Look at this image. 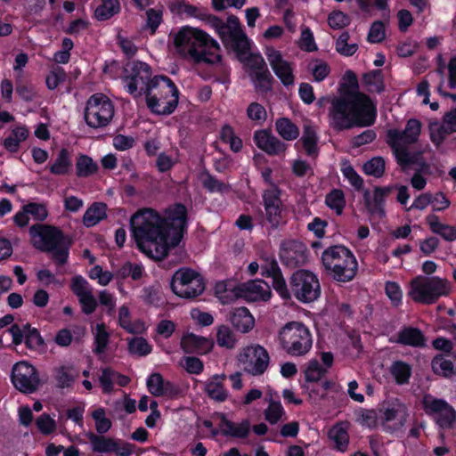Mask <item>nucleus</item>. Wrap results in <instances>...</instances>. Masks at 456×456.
Wrapping results in <instances>:
<instances>
[{
  "instance_id": "f257e3e1",
  "label": "nucleus",
  "mask_w": 456,
  "mask_h": 456,
  "mask_svg": "<svg viewBox=\"0 0 456 456\" xmlns=\"http://www.w3.org/2000/svg\"><path fill=\"white\" fill-rule=\"evenodd\" d=\"M132 237L149 257L161 260L181 240L186 227V209L177 204L160 216L152 208H142L130 218Z\"/></svg>"
},
{
  "instance_id": "f03ea898",
  "label": "nucleus",
  "mask_w": 456,
  "mask_h": 456,
  "mask_svg": "<svg viewBox=\"0 0 456 456\" xmlns=\"http://www.w3.org/2000/svg\"><path fill=\"white\" fill-rule=\"evenodd\" d=\"M339 96L330 100L329 116L338 129L354 126H367L375 119V107L370 99L358 93V82L352 71H346L339 84Z\"/></svg>"
},
{
  "instance_id": "7ed1b4c3",
  "label": "nucleus",
  "mask_w": 456,
  "mask_h": 456,
  "mask_svg": "<svg viewBox=\"0 0 456 456\" xmlns=\"http://www.w3.org/2000/svg\"><path fill=\"white\" fill-rule=\"evenodd\" d=\"M177 53L189 57H220V45L205 31L191 26H183L172 36Z\"/></svg>"
},
{
  "instance_id": "20e7f679",
  "label": "nucleus",
  "mask_w": 456,
  "mask_h": 456,
  "mask_svg": "<svg viewBox=\"0 0 456 456\" xmlns=\"http://www.w3.org/2000/svg\"><path fill=\"white\" fill-rule=\"evenodd\" d=\"M144 94L147 106L157 114H170L178 103V90L165 76L153 77Z\"/></svg>"
},
{
  "instance_id": "39448f33",
  "label": "nucleus",
  "mask_w": 456,
  "mask_h": 456,
  "mask_svg": "<svg viewBox=\"0 0 456 456\" xmlns=\"http://www.w3.org/2000/svg\"><path fill=\"white\" fill-rule=\"evenodd\" d=\"M322 262L328 273L338 281H349L357 272L355 256L344 246L337 245L325 249Z\"/></svg>"
},
{
  "instance_id": "423d86ee",
  "label": "nucleus",
  "mask_w": 456,
  "mask_h": 456,
  "mask_svg": "<svg viewBox=\"0 0 456 456\" xmlns=\"http://www.w3.org/2000/svg\"><path fill=\"white\" fill-rule=\"evenodd\" d=\"M119 64L114 61V69L121 66L115 77H120L124 88L134 97L141 96L146 92V87L151 84V69L143 61L137 59H125Z\"/></svg>"
},
{
  "instance_id": "0eeeda50",
  "label": "nucleus",
  "mask_w": 456,
  "mask_h": 456,
  "mask_svg": "<svg viewBox=\"0 0 456 456\" xmlns=\"http://www.w3.org/2000/svg\"><path fill=\"white\" fill-rule=\"evenodd\" d=\"M32 244L44 251H50L58 264L66 263L69 256V242L62 232L55 227L34 225L29 229Z\"/></svg>"
},
{
  "instance_id": "6e6552de",
  "label": "nucleus",
  "mask_w": 456,
  "mask_h": 456,
  "mask_svg": "<svg viewBox=\"0 0 456 456\" xmlns=\"http://www.w3.org/2000/svg\"><path fill=\"white\" fill-rule=\"evenodd\" d=\"M281 347L289 355H305L313 346L312 333L301 322H289L278 332Z\"/></svg>"
},
{
  "instance_id": "1a4fd4ad",
  "label": "nucleus",
  "mask_w": 456,
  "mask_h": 456,
  "mask_svg": "<svg viewBox=\"0 0 456 456\" xmlns=\"http://www.w3.org/2000/svg\"><path fill=\"white\" fill-rule=\"evenodd\" d=\"M451 290V283L446 279L418 275L409 284L408 296L415 302L430 305L441 297H447Z\"/></svg>"
},
{
  "instance_id": "9d476101",
  "label": "nucleus",
  "mask_w": 456,
  "mask_h": 456,
  "mask_svg": "<svg viewBox=\"0 0 456 456\" xmlns=\"http://www.w3.org/2000/svg\"><path fill=\"white\" fill-rule=\"evenodd\" d=\"M421 132V123L418 119L408 120L405 129H390L387 132V142L394 151L398 164L404 169L411 162L408 146L418 141Z\"/></svg>"
},
{
  "instance_id": "9b49d317",
  "label": "nucleus",
  "mask_w": 456,
  "mask_h": 456,
  "mask_svg": "<svg viewBox=\"0 0 456 456\" xmlns=\"http://www.w3.org/2000/svg\"><path fill=\"white\" fill-rule=\"evenodd\" d=\"M114 105L103 94H95L86 101L84 118L86 125L92 128L107 126L114 117Z\"/></svg>"
},
{
  "instance_id": "f8f14e48",
  "label": "nucleus",
  "mask_w": 456,
  "mask_h": 456,
  "mask_svg": "<svg viewBox=\"0 0 456 456\" xmlns=\"http://www.w3.org/2000/svg\"><path fill=\"white\" fill-rule=\"evenodd\" d=\"M237 360L240 368L252 376H260L268 369L270 356L259 344H251L240 349Z\"/></svg>"
},
{
  "instance_id": "ddd939ff",
  "label": "nucleus",
  "mask_w": 456,
  "mask_h": 456,
  "mask_svg": "<svg viewBox=\"0 0 456 456\" xmlns=\"http://www.w3.org/2000/svg\"><path fill=\"white\" fill-rule=\"evenodd\" d=\"M171 288L178 297L191 298L200 295L205 284L199 273L191 269H180L173 276Z\"/></svg>"
},
{
  "instance_id": "4468645a",
  "label": "nucleus",
  "mask_w": 456,
  "mask_h": 456,
  "mask_svg": "<svg viewBox=\"0 0 456 456\" xmlns=\"http://www.w3.org/2000/svg\"><path fill=\"white\" fill-rule=\"evenodd\" d=\"M291 289L297 300L303 303L314 301L320 296V283L314 273L298 270L290 279Z\"/></svg>"
},
{
  "instance_id": "2eb2a0df",
  "label": "nucleus",
  "mask_w": 456,
  "mask_h": 456,
  "mask_svg": "<svg viewBox=\"0 0 456 456\" xmlns=\"http://www.w3.org/2000/svg\"><path fill=\"white\" fill-rule=\"evenodd\" d=\"M11 379L15 388L25 394L35 392L41 384L37 369L26 361L13 365Z\"/></svg>"
},
{
  "instance_id": "dca6fc26",
  "label": "nucleus",
  "mask_w": 456,
  "mask_h": 456,
  "mask_svg": "<svg viewBox=\"0 0 456 456\" xmlns=\"http://www.w3.org/2000/svg\"><path fill=\"white\" fill-rule=\"evenodd\" d=\"M423 407L442 428H452L456 422L455 410L444 399L427 395L423 397Z\"/></svg>"
},
{
  "instance_id": "f3484780",
  "label": "nucleus",
  "mask_w": 456,
  "mask_h": 456,
  "mask_svg": "<svg viewBox=\"0 0 456 456\" xmlns=\"http://www.w3.org/2000/svg\"><path fill=\"white\" fill-rule=\"evenodd\" d=\"M407 417L405 405L397 400L385 403L379 409V424L387 432H395L402 428Z\"/></svg>"
},
{
  "instance_id": "a211bd4d",
  "label": "nucleus",
  "mask_w": 456,
  "mask_h": 456,
  "mask_svg": "<svg viewBox=\"0 0 456 456\" xmlns=\"http://www.w3.org/2000/svg\"><path fill=\"white\" fill-rule=\"evenodd\" d=\"M240 61L257 92L266 93L271 90L273 78L264 59H240Z\"/></svg>"
},
{
  "instance_id": "6ab92c4d",
  "label": "nucleus",
  "mask_w": 456,
  "mask_h": 456,
  "mask_svg": "<svg viewBox=\"0 0 456 456\" xmlns=\"http://www.w3.org/2000/svg\"><path fill=\"white\" fill-rule=\"evenodd\" d=\"M263 203L265 218L272 227L276 228L285 222L280 190L276 186L265 191Z\"/></svg>"
},
{
  "instance_id": "aec40b11",
  "label": "nucleus",
  "mask_w": 456,
  "mask_h": 456,
  "mask_svg": "<svg viewBox=\"0 0 456 456\" xmlns=\"http://www.w3.org/2000/svg\"><path fill=\"white\" fill-rule=\"evenodd\" d=\"M280 256L288 266L303 265L306 260V247L300 241H285L281 245Z\"/></svg>"
},
{
  "instance_id": "412c9836",
  "label": "nucleus",
  "mask_w": 456,
  "mask_h": 456,
  "mask_svg": "<svg viewBox=\"0 0 456 456\" xmlns=\"http://www.w3.org/2000/svg\"><path fill=\"white\" fill-rule=\"evenodd\" d=\"M8 332L12 335L14 345H20L24 340L26 346L33 350L38 349L43 345V339L37 330L28 325H12L8 329Z\"/></svg>"
},
{
  "instance_id": "4be33fe9",
  "label": "nucleus",
  "mask_w": 456,
  "mask_h": 456,
  "mask_svg": "<svg viewBox=\"0 0 456 456\" xmlns=\"http://www.w3.org/2000/svg\"><path fill=\"white\" fill-rule=\"evenodd\" d=\"M272 292L269 285L262 280H254L240 283V298L247 301H267L271 298Z\"/></svg>"
},
{
  "instance_id": "5701e85b",
  "label": "nucleus",
  "mask_w": 456,
  "mask_h": 456,
  "mask_svg": "<svg viewBox=\"0 0 456 456\" xmlns=\"http://www.w3.org/2000/svg\"><path fill=\"white\" fill-rule=\"evenodd\" d=\"M256 145L269 155H279L286 151V144L266 130H257L254 134Z\"/></svg>"
},
{
  "instance_id": "b1692460",
  "label": "nucleus",
  "mask_w": 456,
  "mask_h": 456,
  "mask_svg": "<svg viewBox=\"0 0 456 456\" xmlns=\"http://www.w3.org/2000/svg\"><path fill=\"white\" fill-rule=\"evenodd\" d=\"M394 189L392 186L377 187L372 193L365 192L364 200L368 210L379 217L384 216V202L387 196Z\"/></svg>"
},
{
  "instance_id": "393cba45",
  "label": "nucleus",
  "mask_w": 456,
  "mask_h": 456,
  "mask_svg": "<svg viewBox=\"0 0 456 456\" xmlns=\"http://www.w3.org/2000/svg\"><path fill=\"white\" fill-rule=\"evenodd\" d=\"M180 345L186 353L206 354L213 348L214 342L210 338L187 332L182 337Z\"/></svg>"
},
{
  "instance_id": "a878e982",
  "label": "nucleus",
  "mask_w": 456,
  "mask_h": 456,
  "mask_svg": "<svg viewBox=\"0 0 456 456\" xmlns=\"http://www.w3.org/2000/svg\"><path fill=\"white\" fill-rule=\"evenodd\" d=\"M225 379L224 374H216L207 379L204 390L209 398L219 403L228 399L229 392L224 387Z\"/></svg>"
},
{
  "instance_id": "bb28decb",
  "label": "nucleus",
  "mask_w": 456,
  "mask_h": 456,
  "mask_svg": "<svg viewBox=\"0 0 456 456\" xmlns=\"http://www.w3.org/2000/svg\"><path fill=\"white\" fill-rule=\"evenodd\" d=\"M262 275L273 278V287L281 298L289 299L290 297L286 281L281 273L277 263L273 259L270 260V266L268 268L262 266Z\"/></svg>"
},
{
  "instance_id": "cd10ccee",
  "label": "nucleus",
  "mask_w": 456,
  "mask_h": 456,
  "mask_svg": "<svg viewBox=\"0 0 456 456\" xmlns=\"http://www.w3.org/2000/svg\"><path fill=\"white\" fill-rule=\"evenodd\" d=\"M240 283L234 280L220 281L216 283L215 294L223 304H229L240 298Z\"/></svg>"
},
{
  "instance_id": "c85d7f7f",
  "label": "nucleus",
  "mask_w": 456,
  "mask_h": 456,
  "mask_svg": "<svg viewBox=\"0 0 456 456\" xmlns=\"http://www.w3.org/2000/svg\"><path fill=\"white\" fill-rule=\"evenodd\" d=\"M230 321L233 327L242 333H248L255 326V318L246 307L234 309Z\"/></svg>"
},
{
  "instance_id": "c756f323",
  "label": "nucleus",
  "mask_w": 456,
  "mask_h": 456,
  "mask_svg": "<svg viewBox=\"0 0 456 456\" xmlns=\"http://www.w3.org/2000/svg\"><path fill=\"white\" fill-rule=\"evenodd\" d=\"M219 428L220 432L224 436L244 438L249 434L250 423L248 420H242L241 422L235 423L222 416Z\"/></svg>"
},
{
  "instance_id": "7c9ffc66",
  "label": "nucleus",
  "mask_w": 456,
  "mask_h": 456,
  "mask_svg": "<svg viewBox=\"0 0 456 456\" xmlns=\"http://www.w3.org/2000/svg\"><path fill=\"white\" fill-rule=\"evenodd\" d=\"M348 425L344 422L335 424L328 432L329 439L339 452H346L349 444Z\"/></svg>"
},
{
  "instance_id": "2f4dec72",
  "label": "nucleus",
  "mask_w": 456,
  "mask_h": 456,
  "mask_svg": "<svg viewBox=\"0 0 456 456\" xmlns=\"http://www.w3.org/2000/svg\"><path fill=\"white\" fill-rule=\"evenodd\" d=\"M172 12L180 15L183 19L194 18L204 20L207 18V12L204 9L189 4L183 1H174L170 3Z\"/></svg>"
},
{
  "instance_id": "473e14b6",
  "label": "nucleus",
  "mask_w": 456,
  "mask_h": 456,
  "mask_svg": "<svg viewBox=\"0 0 456 456\" xmlns=\"http://www.w3.org/2000/svg\"><path fill=\"white\" fill-rule=\"evenodd\" d=\"M118 318L119 326L128 333L142 334L146 330L145 323L141 320H130V311L125 305L119 307Z\"/></svg>"
},
{
  "instance_id": "72a5a7b5",
  "label": "nucleus",
  "mask_w": 456,
  "mask_h": 456,
  "mask_svg": "<svg viewBox=\"0 0 456 456\" xmlns=\"http://www.w3.org/2000/svg\"><path fill=\"white\" fill-rule=\"evenodd\" d=\"M100 384L105 393H110L112 391L115 384H118L120 387H125L128 384L129 379L114 371L110 368H105L102 371V375L99 378Z\"/></svg>"
},
{
  "instance_id": "f704fd0d",
  "label": "nucleus",
  "mask_w": 456,
  "mask_h": 456,
  "mask_svg": "<svg viewBox=\"0 0 456 456\" xmlns=\"http://www.w3.org/2000/svg\"><path fill=\"white\" fill-rule=\"evenodd\" d=\"M226 44L239 55H243L244 57H259L260 55L254 43L247 37L245 32L242 33L241 37L230 40Z\"/></svg>"
},
{
  "instance_id": "c9c22d12",
  "label": "nucleus",
  "mask_w": 456,
  "mask_h": 456,
  "mask_svg": "<svg viewBox=\"0 0 456 456\" xmlns=\"http://www.w3.org/2000/svg\"><path fill=\"white\" fill-rule=\"evenodd\" d=\"M92 334L94 336V351L95 354H103L110 342V332L108 327L103 322L96 323L91 328Z\"/></svg>"
},
{
  "instance_id": "e433bc0d",
  "label": "nucleus",
  "mask_w": 456,
  "mask_h": 456,
  "mask_svg": "<svg viewBox=\"0 0 456 456\" xmlns=\"http://www.w3.org/2000/svg\"><path fill=\"white\" fill-rule=\"evenodd\" d=\"M149 392L154 396L170 395L174 392L171 383L164 381L159 373L151 374L147 379Z\"/></svg>"
},
{
  "instance_id": "4c0bfd02",
  "label": "nucleus",
  "mask_w": 456,
  "mask_h": 456,
  "mask_svg": "<svg viewBox=\"0 0 456 456\" xmlns=\"http://www.w3.org/2000/svg\"><path fill=\"white\" fill-rule=\"evenodd\" d=\"M395 341L411 346H422L425 344V338L421 331L411 327H406L401 330Z\"/></svg>"
},
{
  "instance_id": "58836bf2",
  "label": "nucleus",
  "mask_w": 456,
  "mask_h": 456,
  "mask_svg": "<svg viewBox=\"0 0 456 456\" xmlns=\"http://www.w3.org/2000/svg\"><path fill=\"white\" fill-rule=\"evenodd\" d=\"M28 136V130L26 126H16L4 139V147L10 152H16L19 151L20 143L26 141Z\"/></svg>"
},
{
  "instance_id": "ea45409f",
  "label": "nucleus",
  "mask_w": 456,
  "mask_h": 456,
  "mask_svg": "<svg viewBox=\"0 0 456 456\" xmlns=\"http://www.w3.org/2000/svg\"><path fill=\"white\" fill-rule=\"evenodd\" d=\"M72 167L71 155L67 149H61L50 166V172L56 175H65Z\"/></svg>"
},
{
  "instance_id": "a19ab883",
  "label": "nucleus",
  "mask_w": 456,
  "mask_h": 456,
  "mask_svg": "<svg viewBox=\"0 0 456 456\" xmlns=\"http://www.w3.org/2000/svg\"><path fill=\"white\" fill-rule=\"evenodd\" d=\"M271 66L284 86H290L294 83L293 69L285 59H273Z\"/></svg>"
},
{
  "instance_id": "79ce46f5",
  "label": "nucleus",
  "mask_w": 456,
  "mask_h": 456,
  "mask_svg": "<svg viewBox=\"0 0 456 456\" xmlns=\"http://www.w3.org/2000/svg\"><path fill=\"white\" fill-rule=\"evenodd\" d=\"M106 210L107 207L103 203L95 202L92 204L84 214V224L87 227L97 224L106 217Z\"/></svg>"
},
{
  "instance_id": "37998d69",
  "label": "nucleus",
  "mask_w": 456,
  "mask_h": 456,
  "mask_svg": "<svg viewBox=\"0 0 456 456\" xmlns=\"http://www.w3.org/2000/svg\"><path fill=\"white\" fill-rule=\"evenodd\" d=\"M265 419L271 425L277 424L287 419L286 411L280 401L269 400L268 405L264 411Z\"/></svg>"
},
{
  "instance_id": "c03bdc74",
  "label": "nucleus",
  "mask_w": 456,
  "mask_h": 456,
  "mask_svg": "<svg viewBox=\"0 0 456 456\" xmlns=\"http://www.w3.org/2000/svg\"><path fill=\"white\" fill-rule=\"evenodd\" d=\"M389 373L396 384H406L411 375V367L403 361H395L389 367Z\"/></svg>"
},
{
  "instance_id": "a18cd8bd",
  "label": "nucleus",
  "mask_w": 456,
  "mask_h": 456,
  "mask_svg": "<svg viewBox=\"0 0 456 456\" xmlns=\"http://www.w3.org/2000/svg\"><path fill=\"white\" fill-rule=\"evenodd\" d=\"M277 133L287 141H292L298 137L299 130L297 126L287 118H278L275 122Z\"/></svg>"
},
{
  "instance_id": "49530a36",
  "label": "nucleus",
  "mask_w": 456,
  "mask_h": 456,
  "mask_svg": "<svg viewBox=\"0 0 456 456\" xmlns=\"http://www.w3.org/2000/svg\"><path fill=\"white\" fill-rule=\"evenodd\" d=\"M224 33L222 35L221 39L224 43L233 40L238 37H241L244 31L239 18L234 15L228 16L226 22H224Z\"/></svg>"
},
{
  "instance_id": "de8ad7c7",
  "label": "nucleus",
  "mask_w": 456,
  "mask_h": 456,
  "mask_svg": "<svg viewBox=\"0 0 456 456\" xmlns=\"http://www.w3.org/2000/svg\"><path fill=\"white\" fill-rule=\"evenodd\" d=\"M430 140L436 146L441 145L447 135L452 134V132H449L448 127L444 121L439 122L437 120H433L429 122L428 125Z\"/></svg>"
},
{
  "instance_id": "09e8293b",
  "label": "nucleus",
  "mask_w": 456,
  "mask_h": 456,
  "mask_svg": "<svg viewBox=\"0 0 456 456\" xmlns=\"http://www.w3.org/2000/svg\"><path fill=\"white\" fill-rule=\"evenodd\" d=\"M315 82L323 81L330 73V65L322 59H313L307 66Z\"/></svg>"
},
{
  "instance_id": "8fccbe9b",
  "label": "nucleus",
  "mask_w": 456,
  "mask_h": 456,
  "mask_svg": "<svg viewBox=\"0 0 456 456\" xmlns=\"http://www.w3.org/2000/svg\"><path fill=\"white\" fill-rule=\"evenodd\" d=\"M216 343L221 347L232 349L237 344V338L230 327L220 325L216 329Z\"/></svg>"
},
{
  "instance_id": "3c124183",
  "label": "nucleus",
  "mask_w": 456,
  "mask_h": 456,
  "mask_svg": "<svg viewBox=\"0 0 456 456\" xmlns=\"http://www.w3.org/2000/svg\"><path fill=\"white\" fill-rule=\"evenodd\" d=\"M76 168L77 176L87 177L97 172L98 165L91 157L82 154L77 159Z\"/></svg>"
},
{
  "instance_id": "603ef678",
  "label": "nucleus",
  "mask_w": 456,
  "mask_h": 456,
  "mask_svg": "<svg viewBox=\"0 0 456 456\" xmlns=\"http://www.w3.org/2000/svg\"><path fill=\"white\" fill-rule=\"evenodd\" d=\"M120 10L118 0H102L96 8L94 15L99 20H105L118 13Z\"/></svg>"
},
{
  "instance_id": "864d4df0",
  "label": "nucleus",
  "mask_w": 456,
  "mask_h": 456,
  "mask_svg": "<svg viewBox=\"0 0 456 456\" xmlns=\"http://www.w3.org/2000/svg\"><path fill=\"white\" fill-rule=\"evenodd\" d=\"M221 140L229 144L231 151L239 152L242 149L241 139L235 134L233 128L229 125H224L220 131Z\"/></svg>"
},
{
  "instance_id": "5fc2aeb1",
  "label": "nucleus",
  "mask_w": 456,
  "mask_h": 456,
  "mask_svg": "<svg viewBox=\"0 0 456 456\" xmlns=\"http://www.w3.org/2000/svg\"><path fill=\"white\" fill-rule=\"evenodd\" d=\"M432 369L435 373L445 378H449L455 373L453 363L443 355H437L433 359Z\"/></svg>"
},
{
  "instance_id": "6e6d98bb",
  "label": "nucleus",
  "mask_w": 456,
  "mask_h": 456,
  "mask_svg": "<svg viewBox=\"0 0 456 456\" xmlns=\"http://www.w3.org/2000/svg\"><path fill=\"white\" fill-rule=\"evenodd\" d=\"M89 439L94 452L108 453L115 450V441L111 438L91 434Z\"/></svg>"
},
{
  "instance_id": "4d7b16f0",
  "label": "nucleus",
  "mask_w": 456,
  "mask_h": 456,
  "mask_svg": "<svg viewBox=\"0 0 456 456\" xmlns=\"http://www.w3.org/2000/svg\"><path fill=\"white\" fill-rule=\"evenodd\" d=\"M91 416L94 420L95 429L99 434L107 433L111 428V421L106 416V411L103 408H95Z\"/></svg>"
},
{
  "instance_id": "13d9d810",
  "label": "nucleus",
  "mask_w": 456,
  "mask_h": 456,
  "mask_svg": "<svg viewBox=\"0 0 456 456\" xmlns=\"http://www.w3.org/2000/svg\"><path fill=\"white\" fill-rule=\"evenodd\" d=\"M200 181L202 185L210 192L225 193L230 191V186L208 175L202 173L200 175Z\"/></svg>"
},
{
  "instance_id": "bf43d9fd",
  "label": "nucleus",
  "mask_w": 456,
  "mask_h": 456,
  "mask_svg": "<svg viewBox=\"0 0 456 456\" xmlns=\"http://www.w3.org/2000/svg\"><path fill=\"white\" fill-rule=\"evenodd\" d=\"M326 205L333 209L338 215H340L345 208L346 200L344 193L338 189L331 191L325 199Z\"/></svg>"
},
{
  "instance_id": "052dcab7",
  "label": "nucleus",
  "mask_w": 456,
  "mask_h": 456,
  "mask_svg": "<svg viewBox=\"0 0 456 456\" xmlns=\"http://www.w3.org/2000/svg\"><path fill=\"white\" fill-rule=\"evenodd\" d=\"M356 422L369 428H376L379 423V417L374 410H361L356 413Z\"/></svg>"
},
{
  "instance_id": "680f3d73",
  "label": "nucleus",
  "mask_w": 456,
  "mask_h": 456,
  "mask_svg": "<svg viewBox=\"0 0 456 456\" xmlns=\"http://www.w3.org/2000/svg\"><path fill=\"white\" fill-rule=\"evenodd\" d=\"M349 35L347 33H342L336 41V50L337 52L345 56H352L354 55L357 49L358 45L355 43H349Z\"/></svg>"
},
{
  "instance_id": "e2e57ef3",
  "label": "nucleus",
  "mask_w": 456,
  "mask_h": 456,
  "mask_svg": "<svg viewBox=\"0 0 456 456\" xmlns=\"http://www.w3.org/2000/svg\"><path fill=\"white\" fill-rule=\"evenodd\" d=\"M129 352L133 354L144 356L151 352V346L142 337H136L128 342Z\"/></svg>"
},
{
  "instance_id": "0e129e2a",
  "label": "nucleus",
  "mask_w": 456,
  "mask_h": 456,
  "mask_svg": "<svg viewBox=\"0 0 456 456\" xmlns=\"http://www.w3.org/2000/svg\"><path fill=\"white\" fill-rule=\"evenodd\" d=\"M326 372V368L322 366L317 360L313 359L306 365L305 377L307 381H318Z\"/></svg>"
},
{
  "instance_id": "69168bd1",
  "label": "nucleus",
  "mask_w": 456,
  "mask_h": 456,
  "mask_svg": "<svg viewBox=\"0 0 456 456\" xmlns=\"http://www.w3.org/2000/svg\"><path fill=\"white\" fill-rule=\"evenodd\" d=\"M366 175L380 177L385 171V160L381 157H374L363 165Z\"/></svg>"
},
{
  "instance_id": "338daca9",
  "label": "nucleus",
  "mask_w": 456,
  "mask_h": 456,
  "mask_svg": "<svg viewBox=\"0 0 456 456\" xmlns=\"http://www.w3.org/2000/svg\"><path fill=\"white\" fill-rule=\"evenodd\" d=\"M90 279L94 280L101 286H107L113 279L110 271L103 270L101 265H94L88 273Z\"/></svg>"
},
{
  "instance_id": "774afa93",
  "label": "nucleus",
  "mask_w": 456,
  "mask_h": 456,
  "mask_svg": "<svg viewBox=\"0 0 456 456\" xmlns=\"http://www.w3.org/2000/svg\"><path fill=\"white\" fill-rule=\"evenodd\" d=\"M36 425L40 433L50 435L56 430L57 424L53 418L47 413H43L36 419Z\"/></svg>"
}]
</instances>
